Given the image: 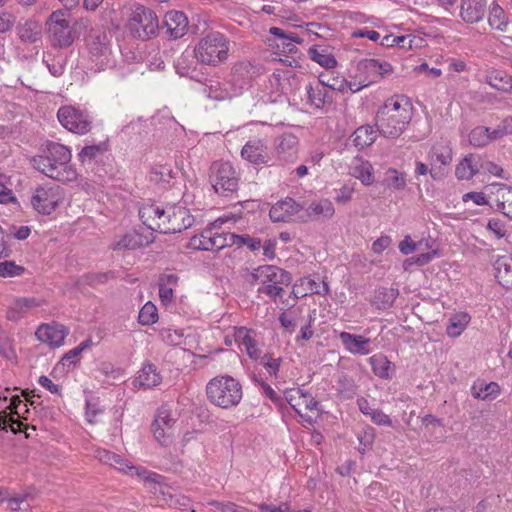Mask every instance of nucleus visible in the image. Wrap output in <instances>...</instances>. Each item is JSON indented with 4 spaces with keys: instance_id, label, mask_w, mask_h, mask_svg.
<instances>
[{
    "instance_id": "e2e57ef3",
    "label": "nucleus",
    "mask_w": 512,
    "mask_h": 512,
    "mask_svg": "<svg viewBox=\"0 0 512 512\" xmlns=\"http://www.w3.org/2000/svg\"><path fill=\"white\" fill-rule=\"evenodd\" d=\"M415 173L417 175H426L427 173H429L434 180L441 179L444 176V172L441 170L440 167L435 168L434 166H432L431 169H428V166L420 161L416 162Z\"/></svg>"
},
{
    "instance_id": "680f3d73",
    "label": "nucleus",
    "mask_w": 512,
    "mask_h": 512,
    "mask_svg": "<svg viewBox=\"0 0 512 512\" xmlns=\"http://www.w3.org/2000/svg\"><path fill=\"white\" fill-rule=\"evenodd\" d=\"M234 239H237L240 244L246 245L251 251L258 250L261 247L260 239L252 238L248 235H229L230 245L235 243Z\"/></svg>"
},
{
    "instance_id": "3c124183",
    "label": "nucleus",
    "mask_w": 512,
    "mask_h": 512,
    "mask_svg": "<svg viewBox=\"0 0 512 512\" xmlns=\"http://www.w3.org/2000/svg\"><path fill=\"white\" fill-rule=\"evenodd\" d=\"M158 319L157 308L152 302H147L139 311L138 320L142 325H151Z\"/></svg>"
},
{
    "instance_id": "7c9ffc66",
    "label": "nucleus",
    "mask_w": 512,
    "mask_h": 512,
    "mask_svg": "<svg viewBox=\"0 0 512 512\" xmlns=\"http://www.w3.org/2000/svg\"><path fill=\"white\" fill-rule=\"evenodd\" d=\"M350 174L359 179L365 186L374 182V169L371 163L363 158H355L350 166Z\"/></svg>"
},
{
    "instance_id": "864d4df0",
    "label": "nucleus",
    "mask_w": 512,
    "mask_h": 512,
    "mask_svg": "<svg viewBox=\"0 0 512 512\" xmlns=\"http://www.w3.org/2000/svg\"><path fill=\"white\" fill-rule=\"evenodd\" d=\"M380 44L385 47L400 46L402 48H412L410 36L386 35L381 39Z\"/></svg>"
},
{
    "instance_id": "6e6d98bb",
    "label": "nucleus",
    "mask_w": 512,
    "mask_h": 512,
    "mask_svg": "<svg viewBox=\"0 0 512 512\" xmlns=\"http://www.w3.org/2000/svg\"><path fill=\"white\" fill-rule=\"evenodd\" d=\"M259 364L265 368L270 376L277 377L281 358H273L270 354H264L259 356Z\"/></svg>"
},
{
    "instance_id": "bf43d9fd",
    "label": "nucleus",
    "mask_w": 512,
    "mask_h": 512,
    "mask_svg": "<svg viewBox=\"0 0 512 512\" xmlns=\"http://www.w3.org/2000/svg\"><path fill=\"white\" fill-rule=\"evenodd\" d=\"M478 168H479V173L483 172V173H489L491 175H495L498 177H503V175H502L503 169L499 165H497L496 163H494L490 160L482 159L479 156H478Z\"/></svg>"
},
{
    "instance_id": "6ab92c4d",
    "label": "nucleus",
    "mask_w": 512,
    "mask_h": 512,
    "mask_svg": "<svg viewBox=\"0 0 512 512\" xmlns=\"http://www.w3.org/2000/svg\"><path fill=\"white\" fill-rule=\"evenodd\" d=\"M151 236V233L150 235H143L137 231L128 232L119 238L116 237L111 244V249L114 251H124L145 247L153 242Z\"/></svg>"
},
{
    "instance_id": "4d7b16f0",
    "label": "nucleus",
    "mask_w": 512,
    "mask_h": 512,
    "mask_svg": "<svg viewBox=\"0 0 512 512\" xmlns=\"http://www.w3.org/2000/svg\"><path fill=\"white\" fill-rule=\"evenodd\" d=\"M24 270L23 266L16 265L13 261L0 262V277L2 278L19 276L23 274Z\"/></svg>"
},
{
    "instance_id": "49530a36",
    "label": "nucleus",
    "mask_w": 512,
    "mask_h": 512,
    "mask_svg": "<svg viewBox=\"0 0 512 512\" xmlns=\"http://www.w3.org/2000/svg\"><path fill=\"white\" fill-rule=\"evenodd\" d=\"M318 81L326 88V90L331 89L341 93L347 91V80L344 78L332 77L327 73H321L318 76Z\"/></svg>"
},
{
    "instance_id": "052dcab7",
    "label": "nucleus",
    "mask_w": 512,
    "mask_h": 512,
    "mask_svg": "<svg viewBox=\"0 0 512 512\" xmlns=\"http://www.w3.org/2000/svg\"><path fill=\"white\" fill-rule=\"evenodd\" d=\"M111 278H114L113 272L88 273L84 276V281L90 286H96L107 282Z\"/></svg>"
},
{
    "instance_id": "aec40b11",
    "label": "nucleus",
    "mask_w": 512,
    "mask_h": 512,
    "mask_svg": "<svg viewBox=\"0 0 512 512\" xmlns=\"http://www.w3.org/2000/svg\"><path fill=\"white\" fill-rule=\"evenodd\" d=\"M339 339L345 349L351 354L364 356L370 354L372 351L371 339L362 335L342 331L339 333Z\"/></svg>"
},
{
    "instance_id": "6e6552de",
    "label": "nucleus",
    "mask_w": 512,
    "mask_h": 512,
    "mask_svg": "<svg viewBox=\"0 0 512 512\" xmlns=\"http://www.w3.org/2000/svg\"><path fill=\"white\" fill-rule=\"evenodd\" d=\"M128 25L134 36L141 40H149L156 36L160 28L156 13L140 4L133 9Z\"/></svg>"
},
{
    "instance_id": "37998d69",
    "label": "nucleus",
    "mask_w": 512,
    "mask_h": 512,
    "mask_svg": "<svg viewBox=\"0 0 512 512\" xmlns=\"http://www.w3.org/2000/svg\"><path fill=\"white\" fill-rule=\"evenodd\" d=\"M471 390L475 398L482 400L495 398L500 393V387L495 382L474 384Z\"/></svg>"
},
{
    "instance_id": "393cba45",
    "label": "nucleus",
    "mask_w": 512,
    "mask_h": 512,
    "mask_svg": "<svg viewBox=\"0 0 512 512\" xmlns=\"http://www.w3.org/2000/svg\"><path fill=\"white\" fill-rule=\"evenodd\" d=\"M428 160L431 166H449L453 160V151L451 142L441 139L434 143L428 152Z\"/></svg>"
},
{
    "instance_id": "a878e982",
    "label": "nucleus",
    "mask_w": 512,
    "mask_h": 512,
    "mask_svg": "<svg viewBox=\"0 0 512 512\" xmlns=\"http://www.w3.org/2000/svg\"><path fill=\"white\" fill-rule=\"evenodd\" d=\"M492 187L497 209L512 220V187L506 184H494Z\"/></svg>"
},
{
    "instance_id": "c9c22d12",
    "label": "nucleus",
    "mask_w": 512,
    "mask_h": 512,
    "mask_svg": "<svg viewBox=\"0 0 512 512\" xmlns=\"http://www.w3.org/2000/svg\"><path fill=\"white\" fill-rule=\"evenodd\" d=\"M373 373L382 379H390L394 365L383 354H375L369 358Z\"/></svg>"
},
{
    "instance_id": "c03bdc74",
    "label": "nucleus",
    "mask_w": 512,
    "mask_h": 512,
    "mask_svg": "<svg viewBox=\"0 0 512 512\" xmlns=\"http://www.w3.org/2000/svg\"><path fill=\"white\" fill-rule=\"evenodd\" d=\"M469 321L470 317L465 313L452 316L446 328L447 335L450 337L459 336L464 331Z\"/></svg>"
},
{
    "instance_id": "4468645a",
    "label": "nucleus",
    "mask_w": 512,
    "mask_h": 512,
    "mask_svg": "<svg viewBox=\"0 0 512 512\" xmlns=\"http://www.w3.org/2000/svg\"><path fill=\"white\" fill-rule=\"evenodd\" d=\"M243 159L252 165L272 166L273 156L265 141L261 139L249 140L241 150Z\"/></svg>"
},
{
    "instance_id": "a18cd8bd",
    "label": "nucleus",
    "mask_w": 512,
    "mask_h": 512,
    "mask_svg": "<svg viewBox=\"0 0 512 512\" xmlns=\"http://www.w3.org/2000/svg\"><path fill=\"white\" fill-rule=\"evenodd\" d=\"M202 93L210 99L221 101L230 97L227 89L223 88L218 81H210V84H205L202 87Z\"/></svg>"
},
{
    "instance_id": "473e14b6",
    "label": "nucleus",
    "mask_w": 512,
    "mask_h": 512,
    "mask_svg": "<svg viewBox=\"0 0 512 512\" xmlns=\"http://www.w3.org/2000/svg\"><path fill=\"white\" fill-rule=\"evenodd\" d=\"M495 277L506 289L512 288V257L501 256L495 262Z\"/></svg>"
},
{
    "instance_id": "f8f14e48",
    "label": "nucleus",
    "mask_w": 512,
    "mask_h": 512,
    "mask_svg": "<svg viewBox=\"0 0 512 512\" xmlns=\"http://www.w3.org/2000/svg\"><path fill=\"white\" fill-rule=\"evenodd\" d=\"M57 117L61 125L70 132L85 134L91 129L89 116L72 106L61 107Z\"/></svg>"
},
{
    "instance_id": "a211bd4d",
    "label": "nucleus",
    "mask_w": 512,
    "mask_h": 512,
    "mask_svg": "<svg viewBox=\"0 0 512 512\" xmlns=\"http://www.w3.org/2000/svg\"><path fill=\"white\" fill-rule=\"evenodd\" d=\"M69 330L63 324L52 322L41 324L35 332L37 339L51 347H60L64 343Z\"/></svg>"
},
{
    "instance_id": "e433bc0d",
    "label": "nucleus",
    "mask_w": 512,
    "mask_h": 512,
    "mask_svg": "<svg viewBox=\"0 0 512 512\" xmlns=\"http://www.w3.org/2000/svg\"><path fill=\"white\" fill-rule=\"evenodd\" d=\"M397 296H398V290L393 289V288L382 287L375 291L373 300H372V304L377 309H382V310L388 309L393 305Z\"/></svg>"
},
{
    "instance_id": "dca6fc26",
    "label": "nucleus",
    "mask_w": 512,
    "mask_h": 512,
    "mask_svg": "<svg viewBox=\"0 0 512 512\" xmlns=\"http://www.w3.org/2000/svg\"><path fill=\"white\" fill-rule=\"evenodd\" d=\"M251 277L255 282L261 283L262 286L267 284H284L288 286L292 281L289 272L274 265L259 266L251 273Z\"/></svg>"
},
{
    "instance_id": "f257e3e1",
    "label": "nucleus",
    "mask_w": 512,
    "mask_h": 512,
    "mask_svg": "<svg viewBox=\"0 0 512 512\" xmlns=\"http://www.w3.org/2000/svg\"><path fill=\"white\" fill-rule=\"evenodd\" d=\"M139 217L152 231L163 234L179 233L192 225L193 218L183 206L167 205L162 208L151 204L140 208Z\"/></svg>"
},
{
    "instance_id": "8fccbe9b",
    "label": "nucleus",
    "mask_w": 512,
    "mask_h": 512,
    "mask_svg": "<svg viewBox=\"0 0 512 512\" xmlns=\"http://www.w3.org/2000/svg\"><path fill=\"white\" fill-rule=\"evenodd\" d=\"M173 177V170L168 165L155 166L150 172V179L155 183L168 184Z\"/></svg>"
},
{
    "instance_id": "a19ab883",
    "label": "nucleus",
    "mask_w": 512,
    "mask_h": 512,
    "mask_svg": "<svg viewBox=\"0 0 512 512\" xmlns=\"http://www.w3.org/2000/svg\"><path fill=\"white\" fill-rule=\"evenodd\" d=\"M488 22L493 29L499 31H505L508 25V18L505 11L495 2L490 6Z\"/></svg>"
},
{
    "instance_id": "20e7f679",
    "label": "nucleus",
    "mask_w": 512,
    "mask_h": 512,
    "mask_svg": "<svg viewBox=\"0 0 512 512\" xmlns=\"http://www.w3.org/2000/svg\"><path fill=\"white\" fill-rule=\"evenodd\" d=\"M90 26L88 18L72 19L70 13L63 9L52 12L46 20L48 36L52 45L58 48L70 47Z\"/></svg>"
},
{
    "instance_id": "69168bd1",
    "label": "nucleus",
    "mask_w": 512,
    "mask_h": 512,
    "mask_svg": "<svg viewBox=\"0 0 512 512\" xmlns=\"http://www.w3.org/2000/svg\"><path fill=\"white\" fill-rule=\"evenodd\" d=\"M253 66L250 62L241 61L236 63L233 68V74L241 78H248L252 76Z\"/></svg>"
},
{
    "instance_id": "0eeeda50",
    "label": "nucleus",
    "mask_w": 512,
    "mask_h": 512,
    "mask_svg": "<svg viewBox=\"0 0 512 512\" xmlns=\"http://www.w3.org/2000/svg\"><path fill=\"white\" fill-rule=\"evenodd\" d=\"M90 35L87 38L90 65L88 69L94 73L104 71L114 66L110 43L107 33L102 28L94 29L90 26Z\"/></svg>"
},
{
    "instance_id": "f704fd0d",
    "label": "nucleus",
    "mask_w": 512,
    "mask_h": 512,
    "mask_svg": "<svg viewBox=\"0 0 512 512\" xmlns=\"http://www.w3.org/2000/svg\"><path fill=\"white\" fill-rule=\"evenodd\" d=\"M485 81L496 90L502 92L512 91V77L502 70L489 71Z\"/></svg>"
},
{
    "instance_id": "412c9836",
    "label": "nucleus",
    "mask_w": 512,
    "mask_h": 512,
    "mask_svg": "<svg viewBox=\"0 0 512 512\" xmlns=\"http://www.w3.org/2000/svg\"><path fill=\"white\" fill-rule=\"evenodd\" d=\"M486 10V0H461L459 16L464 22L474 24L484 18Z\"/></svg>"
},
{
    "instance_id": "ddd939ff",
    "label": "nucleus",
    "mask_w": 512,
    "mask_h": 512,
    "mask_svg": "<svg viewBox=\"0 0 512 512\" xmlns=\"http://www.w3.org/2000/svg\"><path fill=\"white\" fill-rule=\"evenodd\" d=\"M269 32L274 36V39L269 40V45L276 48L278 54H296L297 44L304 42L303 35L279 27H271Z\"/></svg>"
},
{
    "instance_id": "72a5a7b5",
    "label": "nucleus",
    "mask_w": 512,
    "mask_h": 512,
    "mask_svg": "<svg viewBox=\"0 0 512 512\" xmlns=\"http://www.w3.org/2000/svg\"><path fill=\"white\" fill-rule=\"evenodd\" d=\"M478 173V156L473 154L465 156L455 169V175L459 180H470Z\"/></svg>"
},
{
    "instance_id": "338daca9",
    "label": "nucleus",
    "mask_w": 512,
    "mask_h": 512,
    "mask_svg": "<svg viewBox=\"0 0 512 512\" xmlns=\"http://www.w3.org/2000/svg\"><path fill=\"white\" fill-rule=\"evenodd\" d=\"M15 21L16 18L12 13L0 10V33H5L11 30Z\"/></svg>"
},
{
    "instance_id": "7ed1b4c3",
    "label": "nucleus",
    "mask_w": 512,
    "mask_h": 512,
    "mask_svg": "<svg viewBox=\"0 0 512 512\" xmlns=\"http://www.w3.org/2000/svg\"><path fill=\"white\" fill-rule=\"evenodd\" d=\"M71 157V152L66 146L50 142L43 150V154L33 157L31 163L47 177L67 183L77 178L76 170L70 165Z\"/></svg>"
},
{
    "instance_id": "1a4fd4ad",
    "label": "nucleus",
    "mask_w": 512,
    "mask_h": 512,
    "mask_svg": "<svg viewBox=\"0 0 512 512\" xmlns=\"http://www.w3.org/2000/svg\"><path fill=\"white\" fill-rule=\"evenodd\" d=\"M210 182L215 192L221 196H229L238 190L239 179L229 162H216L211 166Z\"/></svg>"
},
{
    "instance_id": "bb28decb",
    "label": "nucleus",
    "mask_w": 512,
    "mask_h": 512,
    "mask_svg": "<svg viewBox=\"0 0 512 512\" xmlns=\"http://www.w3.org/2000/svg\"><path fill=\"white\" fill-rule=\"evenodd\" d=\"M306 92L308 103L317 109H322L325 105H330L333 102L332 95L319 81L309 83L306 86Z\"/></svg>"
},
{
    "instance_id": "603ef678",
    "label": "nucleus",
    "mask_w": 512,
    "mask_h": 512,
    "mask_svg": "<svg viewBox=\"0 0 512 512\" xmlns=\"http://www.w3.org/2000/svg\"><path fill=\"white\" fill-rule=\"evenodd\" d=\"M337 389L346 398H352L356 394V384L352 377L343 374L337 380Z\"/></svg>"
},
{
    "instance_id": "9d476101",
    "label": "nucleus",
    "mask_w": 512,
    "mask_h": 512,
    "mask_svg": "<svg viewBox=\"0 0 512 512\" xmlns=\"http://www.w3.org/2000/svg\"><path fill=\"white\" fill-rule=\"evenodd\" d=\"M62 200L63 190L59 185H44L35 189L31 204L37 212L49 215Z\"/></svg>"
},
{
    "instance_id": "cd10ccee",
    "label": "nucleus",
    "mask_w": 512,
    "mask_h": 512,
    "mask_svg": "<svg viewBox=\"0 0 512 512\" xmlns=\"http://www.w3.org/2000/svg\"><path fill=\"white\" fill-rule=\"evenodd\" d=\"M275 150L279 158L287 161L292 160L298 150V139L291 133H284L275 141Z\"/></svg>"
},
{
    "instance_id": "ea45409f",
    "label": "nucleus",
    "mask_w": 512,
    "mask_h": 512,
    "mask_svg": "<svg viewBox=\"0 0 512 512\" xmlns=\"http://www.w3.org/2000/svg\"><path fill=\"white\" fill-rule=\"evenodd\" d=\"M39 303L35 298H19L13 303V306L9 309L7 317L10 320H18L32 307L38 306Z\"/></svg>"
},
{
    "instance_id": "5701e85b",
    "label": "nucleus",
    "mask_w": 512,
    "mask_h": 512,
    "mask_svg": "<svg viewBox=\"0 0 512 512\" xmlns=\"http://www.w3.org/2000/svg\"><path fill=\"white\" fill-rule=\"evenodd\" d=\"M286 400L296 413L302 415L304 411H317L318 402L301 389H292L286 393Z\"/></svg>"
},
{
    "instance_id": "0e129e2a",
    "label": "nucleus",
    "mask_w": 512,
    "mask_h": 512,
    "mask_svg": "<svg viewBox=\"0 0 512 512\" xmlns=\"http://www.w3.org/2000/svg\"><path fill=\"white\" fill-rule=\"evenodd\" d=\"M487 229L491 231L498 239L505 237L507 233L505 224L500 219H490L487 224Z\"/></svg>"
},
{
    "instance_id": "774afa93",
    "label": "nucleus",
    "mask_w": 512,
    "mask_h": 512,
    "mask_svg": "<svg viewBox=\"0 0 512 512\" xmlns=\"http://www.w3.org/2000/svg\"><path fill=\"white\" fill-rule=\"evenodd\" d=\"M284 284H267L258 288L259 293L268 295L271 298L281 297Z\"/></svg>"
},
{
    "instance_id": "2eb2a0df",
    "label": "nucleus",
    "mask_w": 512,
    "mask_h": 512,
    "mask_svg": "<svg viewBox=\"0 0 512 512\" xmlns=\"http://www.w3.org/2000/svg\"><path fill=\"white\" fill-rule=\"evenodd\" d=\"M174 424L175 419L171 417L170 411L165 407L159 408L152 423V432L155 439L162 446H168L172 443Z\"/></svg>"
},
{
    "instance_id": "39448f33",
    "label": "nucleus",
    "mask_w": 512,
    "mask_h": 512,
    "mask_svg": "<svg viewBox=\"0 0 512 512\" xmlns=\"http://www.w3.org/2000/svg\"><path fill=\"white\" fill-rule=\"evenodd\" d=\"M206 395L211 404L222 409H230L240 403L243 392L239 381L231 376L221 375L207 383Z\"/></svg>"
},
{
    "instance_id": "c756f323",
    "label": "nucleus",
    "mask_w": 512,
    "mask_h": 512,
    "mask_svg": "<svg viewBox=\"0 0 512 512\" xmlns=\"http://www.w3.org/2000/svg\"><path fill=\"white\" fill-rule=\"evenodd\" d=\"M16 32L22 42L32 44L40 41L42 27L39 22L27 19L16 26Z\"/></svg>"
},
{
    "instance_id": "5fc2aeb1",
    "label": "nucleus",
    "mask_w": 512,
    "mask_h": 512,
    "mask_svg": "<svg viewBox=\"0 0 512 512\" xmlns=\"http://www.w3.org/2000/svg\"><path fill=\"white\" fill-rule=\"evenodd\" d=\"M6 426H9L13 433H18L25 428L26 437L30 436L29 433H27L28 426H25L20 420L14 419L12 415L4 413V415L0 417V429L5 430Z\"/></svg>"
},
{
    "instance_id": "423d86ee",
    "label": "nucleus",
    "mask_w": 512,
    "mask_h": 512,
    "mask_svg": "<svg viewBox=\"0 0 512 512\" xmlns=\"http://www.w3.org/2000/svg\"><path fill=\"white\" fill-rule=\"evenodd\" d=\"M229 41L220 32H210L194 47L197 61L203 65L217 66L228 58Z\"/></svg>"
},
{
    "instance_id": "f03ea898",
    "label": "nucleus",
    "mask_w": 512,
    "mask_h": 512,
    "mask_svg": "<svg viewBox=\"0 0 512 512\" xmlns=\"http://www.w3.org/2000/svg\"><path fill=\"white\" fill-rule=\"evenodd\" d=\"M413 115V107L404 96H393L381 105L376 113L377 131L385 138L400 137L409 125Z\"/></svg>"
},
{
    "instance_id": "4c0bfd02",
    "label": "nucleus",
    "mask_w": 512,
    "mask_h": 512,
    "mask_svg": "<svg viewBox=\"0 0 512 512\" xmlns=\"http://www.w3.org/2000/svg\"><path fill=\"white\" fill-rule=\"evenodd\" d=\"M308 55L311 60L326 69H332L337 65L335 57L328 51L327 48L316 46L310 47L308 49Z\"/></svg>"
},
{
    "instance_id": "09e8293b",
    "label": "nucleus",
    "mask_w": 512,
    "mask_h": 512,
    "mask_svg": "<svg viewBox=\"0 0 512 512\" xmlns=\"http://www.w3.org/2000/svg\"><path fill=\"white\" fill-rule=\"evenodd\" d=\"M469 142L475 147H484L489 144V128L484 126L475 127L469 134Z\"/></svg>"
},
{
    "instance_id": "13d9d810",
    "label": "nucleus",
    "mask_w": 512,
    "mask_h": 512,
    "mask_svg": "<svg viewBox=\"0 0 512 512\" xmlns=\"http://www.w3.org/2000/svg\"><path fill=\"white\" fill-rule=\"evenodd\" d=\"M105 150L106 147L104 144L85 146L79 153V159L82 162L92 161L98 154L103 153Z\"/></svg>"
},
{
    "instance_id": "de8ad7c7",
    "label": "nucleus",
    "mask_w": 512,
    "mask_h": 512,
    "mask_svg": "<svg viewBox=\"0 0 512 512\" xmlns=\"http://www.w3.org/2000/svg\"><path fill=\"white\" fill-rule=\"evenodd\" d=\"M377 59H363L358 65L357 69L359 72L367 74V77L364 79L365 82H376L378 78V69L376 67Z\"/></svg>"
},
{
    "instance_id": "9b49d317",
    "label": "nucleus",
    "mask_w": 512,
    "mask_h": 512,
    "mask_svg": "<svg viewBox=\"0 0 512 512\" xmlns=\"http://www.w3.org/2000/svg\"><path fill=\"white\" fill-rule=\"evenodd\" d=\"M229 235L218 232L216 228H208L191 237L188 246L194 250L219 251L230 245Z\"/></svg>"
},
{
    "instance_id": "2f4dec72",
    "label": "nucleus",
    "mask_w": 512,
    "mask_h": 512,
    "mask_svg": "<svg viewBox=\"0 0 512 512\" xmlns=\"http://www.w3.org/2000/svg\"><path fill=\"white\" fill-rule=\"evenodd\" d=\"M251 333L252 331L246 327H238L234 332L235 341L245 349L250 358L258 360L261 351L257 348L256 341Z\"/></svg>"
},
{
    "instance_id": "79ce46f5",
    "label": "nucleus",
    "mask_w": 512,
    "mask_h": 512,
    "mask_svg": "<svg viewBox=\"0 0 512 512\" xmlns=\"http://www.w3.org/2000/svg\"><path fill=\"white\" fill-rule=\"evenodd\" d=\"M383 185L394 190H403L407 185L406 174L395 168H389L385 172Z\"/></svg>"
},
{
    "instance_id": "58836bf2",
    "label": "nucleus",
    "mask_w": 512,
    "mask_h": 512,
    "mask_svg": "<svg viewBox=\"0 0 512 512\" xmlns=\"http://www.w3.org/2000/svg\"><path fill=\"white\" fill-rule=\"evenodd\" d=\"M375 139L376 132L370 125L358 127L352 135L353 144L359 149L370 146L372 143H374Z\"/></svg>"
},
{
    "instance_id": "f3484780",
    "label": "nucleus",
    "mask_w": 512,
    "mask_h": 512,
    "mask_svg": "<svg viewBox=\"0 0 512 512\" xmlns=\"http://www.w3.org/2000/svg\"><path fill=\"white\" fill-rule=\"evenodd\" d=\"M188 25V18L182 11H168L164 16L163 28L166 36L171 40H177L186 35Z\"/></svg>"
},
{
    "instance_id": "c85d7f7f",
    "label": "nucleus",
    "mask_w": 512,
    "mask_h": 512,
    "mask_svg": "<svg viewBox=\"0 0 512 512\" xmlns=\"http://www.w3.org/2000/svg\"><path fill=\"white\" fill-rule=\"evenodd\" d=\"M161 381L162 377L157 372L156 367L151 363H147L138 372L133 384L135 387L150 389L159 385Z\"/></svg>"
},
{
    "instance_id": "4be33fe9",
    "label": "nucleus",
    "mask_w": 512,
    "mask_h": 512,
    "mask_svg": "<svg viewBox=\"0 0 512 512\" xmlns=\"http://www.w3.org/2000/svg\"><path fill=\"white\" fill-rule=\"evenodd\" d=\"M302 209L301 205L298 204L294 199L287 197L283 200L275 203L270 211L269 216L273 222H287L291 218L300 212Z\"/></svg>"
},
{
    "instance_id": "b1692460",
    "label": "nucleus",
    "mask_w": 512,
    "mask_h": 512,
    "mask_svg": "<svg viewBox=\"0 0 512 512\" xmlns=\"http://www.w3.org/2000/svg\"><path fill=\"white\" fill-rule=\"evenodd\" d=\"M306 217L301 216L303 221L328 220L335 214L333 203L329 199L313 201L305 210Z\"/></svg>"
}]
</instances>
